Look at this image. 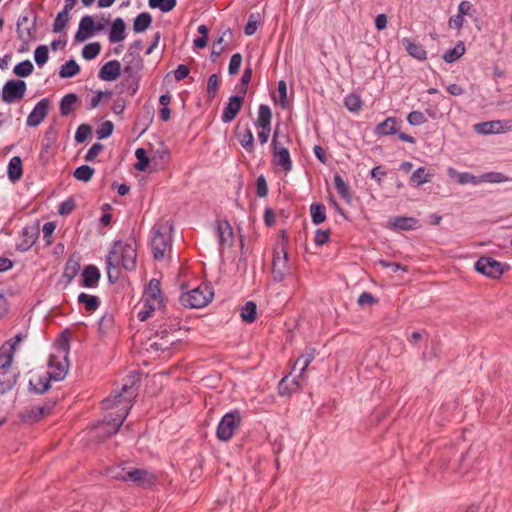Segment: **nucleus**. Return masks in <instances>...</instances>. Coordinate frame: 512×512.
I'll use <instances>...</instances> for the list:
<instances>
[{
	"label": "nucleus",
	"mask_w": 512,
	"mask_h": 512,
	"mask_svg": "<svg viewBox=\"0 0 512 512\" xmlns=\"http://www.w3.org/2000/svg\"><path fill=\"white\" fill-rule=\"evenodd\" d=\"M120 267L122 265L113 259V256H107L106 258V269L107 277L110 283H116L120 277Z\"/></svg>",
	"instance_id": "473e14b6"
},
{
	"label": "nucleus",
	"mask_w": 512,
	"mask_h": 512,
	"mask_svg": "<svg viewBox=\"0 0 512 512\" xmlns=\"http://www.w3.org/2000/svg\"><path fill=\"white\" fill-rule=\"evenodd\" d=\"M215 231L218 239L219 252L222 254L225 248L233 246V229L227 220H218L216 221Z\"/></svg>",
	"instance_id": "4468645a"
},
{
	"label": "nucleus",
	"mask_w": 512,
	"mask_h": 512,
	"mask_svg": "<svg viewBox=\"0 0 512 512\" xmlns=\"http://www.w3.org/2000/svg\"><path fill=\"white\" fill-rule=\"evenodd\" d=\"M317 351L314 347H306L302 354L297 358L294 367L297 365H301L299 376H301L304 371L308 368L310 363L315 359Z\"/></svg>",
	"instance_id": "c85d7f7f"
},
{
	"label": "nucleus",
	"mask_w": 512,
	"mask_h": 512,
	"mask_svg": "<svg viewBox=\"0 0 512 512\" xmlns=\"http://www.w3.org/2000/svg\"><path fill=\"white\" fill-rule=\"evenodd\" d=\"M278 93H279V100H278L279 105L283 109L288 108L289 100L287 97V84L284 80H280L278 82Z\"/></svg>",
	"instance_id": "e2e57ef3"
},
{
	"label": "nucleus",
	"mask_w": 512,
	"mask_h": 512,
	"mask_svg": "<svg viewBox=\"0 0 512 512\" xmlns=\"http://www.w3.org/2000/svg\"><path fill=\"white\" fill-rule=\"evenodd\" d=\"M109 474L115 480L130 481L144 489L152 488L157 483V476L142 468H131L128 471H125L124 468L121 470L112 468L109 470Z\"/></svg>",
	"instance_id": "20e7f679"
},
{
	"label": "nucleus",
	"mask_w": 512,
	"mask_h": 512,
	"mask_svg": "<svg viewBox=\"0 0 512 512\" xmlns=\"http://www.w3.org/2000/svg\"><path fill=\"white\" fill-rule=\"evenodd\" d=\"M30 16H33V23H36L37 17L32 9H30L26 14L20 15L17 20L16 32L19 39H24V35H26V28H28L26 25L29 22Z\"/></svg>",
	"instance_id": "a19ab883"
},
{
	"label": "nucleus",
	"mask_w": 512,
	"mask_h": 512,
	"mask_svg": "<svg viewBox=\"0 0 512 512\" xmlns=\"http://www.w3.org/2000/svg\"><path fill=\"white\" fill-rule=\"evenodd\" d=\"M49 59V51L46 45H39L34 51V60L36 64L41 67L47 63Z\"/></svg>",
	"instance_id": "13d9d810"
},
{
	"label": "nucleus",
	"mask_w": 512,
	"mask_h": 512,
	"mask_svg": "<svg viewBox=\"0 0 512 512\" xmlns=\"http://www.w3.org/2000/svg\"><path fill=\"white\" fill-rule=\"evenodd\" d=\"M176 4L177 0H148L150 8H158L164 13L172 11Z\"/></svg>",
	"instance_id": "603ef678"
},
{
	"label": "nucleus",
	"mask_w": 512,
	"mask_h": 512,
	"mask_svg": "<svg viewBox=\"0 0 512 512\" xmlns=\"http://www.w3.org/2000/svg\"><path fill=\"white\" fill-rule=\"evenodd\" d=\"M253 70L250 66L246 67L241 76L240 82L238 84V91L241 93V96H245L248 90V85L252 79Z\"/></svg>",
	"instance_id": "6e6d98bb"
},
{
	"label": "nucleus",
	"mask_w": 512,
	"mask_h": 512,
	"mask_svg": "<svg viewBox=\"0 0 512 512\" xmlns=\"http://www.w3.org/2000/svg\"><path fill=\"white\" fill-rule=\"evenodd\" d=\"M78 302L83 304L88 312H94L100 306L99 297L87 293H80L78 296Z\"/></svg>",
	"instance_id": "58836bf2"
},
{
	"label": "nucleus",
	"mask_w": 512,
	"mask_h": 512,
	"mask_svg": "<svg viewBox=\"0 0 512 512\" xmlns=\"http://www.w3.org/2000/svg\"><path fill=\"white\" fill-rule=\"evenodd\" d=\"M402 44L411 57L420 61L427 59V52L421 44L407 37L402 39Z\"/></svg>",
	"instance_id": "b1692460"
},
{
	"label": "nucleus",
	"mask_w": 512,
	"mask_h": 512,
	"mask_svg": "<svg viewBox=\"0 0 512 512\" xmlns=\"http://www.w3.org/2000/svg\"><path fill=\"white\" fill-rule=\"evenodd\" d=\"M76 208V203L73 198H68L67 200L60 203L58 208V213L62 216H66L71 214Z\"/></svg>",
	"instance_id": "774afa93"
},
{
	"label": "nucleus",
	"mask_w": 512,
	"mask_h": 512,
	"mask_svg": "<svg viewBox=\"0 0 512 512\" xmlns=\"http://www.w3.org/2000/svg\"><path fill=\"white\" fill-rule=\"evenodd\" d=\"M50 100L42 98L32 109L27 117L26 125L29 127H37L46 118L49 112Z\"/></svg>",
	"instance_id": "dca6fc26"
},
{
	"label": "nucleus",
	"mask_w": 512,
	"mask_h": 512,
	"mask_svg": "<svg viewBox=\"0 0 512 512\" xmlns=\"http://www.w3.org/2000/svg\"><path fill=\"white\" fill-rule=\"evenodd\" d=\"M213 297L214 290L212 286L202 283L196 288L182 292L179 302L186 308L199 309L207 306L213 300Z\"/></svg>",
	"instance_id": "39448f33"
},
{
	"label": "nucleus",
	"mask_w": 512,
	"mask_h": 512,
	"mask_svg": "<svg viewBox=\"0 0 512 512\" xmlns=\"http://www.w3.org/2000/svg\"><path fill=\"white\" fill-rule=\"evenodd\" d=\"M243 102L244 96L234 95L229 97L221 115L222 122H232L240 112Z\"/></svg>",
	"instance_id": "f3484780"
},
{
	"label": "nucleus",
	"mask_w": 512,
	"mask_h": 512,
	"mask_svg": "<svg viewBox=\"0 0 512 512\" xmlns=\"http://www.w3.org/2000/svg\"><path fill=\"white\" fill-rule=\"evenodd\" d=\"M272 112L268 105L261 104L258 109V117L255 125L259 128H271Z\"/></svg>",
	"instance_id": "2f4dec72"
},
{
	"label": "nucleus",
	"mask_w": 512,
	"mask_h": 512,
	"mask_svg": "<svg viewBox=\"0 0 512 512\" xmlns=\"http://www.w3.org/2000/svg\"><path fill=\"white\" fill-rule=\"evenodd\" d=\"M27 85L20 79L8 80L2 87L1 98L5 103L11 104L25 96Z\"/></svg>",
	"instance_id": "9b49d317"
},
{
	"label": "nucleus",
	"mask_w": 512,
	"mask_h": 512,
	"mask_svg": "<svg viewBox=\"0 0 512 512\" xmlns=\"http://www.w3.org/2000/svg\"><path fill=\"white\" fill-rule=\"evenodd\" d=\"M38 409L36 406L26 409L20 412L19 417L20 419L29 424L37 423L41 420V416L37 413Z\"/></svg>",
	"instance_id": "5fc2aeb1"
},
{
	"label": "nucleus",
	"mask_w": 512,
	"mask_h": 512,
	"mask_svg": "<svg viewBox=\"0 0 512 512\" xmlns=\"http://www.w3.org/2000/svg\"><path fill=\"white\" fill-rule=\"evenodd\" d=\"M272 164L275 167L281 168L285 173L290 172L293 165L288 148H279V150L274 151L272 154Z\"/></svg>",
	"instance_id": "412c9836"
},
{
	"label": "nucleus",
	"mask_w": 512,
	"mask_h": 512,
	"mask_svg": "<svg viewBox=\"0 0 512 512\" xmlns=\"http://www.w3.org/2000/svg\"><path fill=\"white\" fill-rule=\"evenodd\" d=\"M93 35V17L91 15H85L79 22L78 31L76 32L74 39L76 42H84Z\"/></svg>",
	"instance_id": "4be33fe9"
},
{
	"label": "nucleus",
	"mask_w": 512,
	"mask_h": 512,
	"mask_svg": "<svg viewBox=\"0 0 512 512\" xmlns=\"http://www.w3.org/2000/svg\"><path fill=\"white\" fill-rule=\"evenodd\" d=\"M312 223L319 225L326 220V207L321 203H312L310 206Z\"/></svg>",
	"instance_id": "4c0bfd02"
},
{
	"label": "nucleus",
	"mask_w": 512,
	"mask_h": 512,
	"mask_svg": "<svg viewBox=\"0 0 512 512\" xmlns=\"http://www.w3.org/2000/svg\"><path fill=\"white\" fill-rule=\"evenodd\" d=\"M418 220L414 217L395 216L390 217L387 222V228L394 231H410L417 228Z\"/></svg>",
	"instance_id": "a211bd4d"
},
{
	"label": "nucleus",
	"mask_w": 512,
	"mask_h": 512,
	"mask_svg": "<svg viewBox=\"0 0 512 512\" xmlns=\"http://www.w3.org/2000/svg\"><path fill=\"white\" fill-rule=\"evenodd\" d=\"M242 417L240 411L235 409L226 413L220 420L217 429L216 437L218 440L227 442L229 441L235 431L240 427Z\"/></svg>",
	"instance_id": "0eeeda50"
},
{
	"label": "nucleus",
	"mask_w": 512,
	"mask_h": 512,
	"mask_svg": "<svg viewBox=\"0 0 512 512\" xmlns=\"http://www.w3.org/2000/svg\"><path fill=\"white\" fill-rule=\"evenodd\" d=\"M79 270V262L72 258L68 259L63 271V277L66 278V282L70 283L77 276Z\"/></svg>",
	"instance_id": "c03bdc74"
},
{
	"label": "nucleus",
	"mask_w": 512,
	"mask_h": 512,
	"mask_svg": "<svg viewBox=\"0 0 512 512\" xmlns=\"http://www.w3.org/2000/svg\"><path fill=\"white\" fill-rule=\"evenodd\" d=\"M79 102V97L75 93L66 94L60 101V114L68 116L75 110V104Z\"/></svg>",
	"instance_id": "c756f323"
},
{
	"label": "nucleus",
	"mask_w": 512,
	"mask_h": 512,
	"mask_svg": "<svg viewBox=\"0 0 512 512\" xmlns=\"http://www.w3.org/2000/svg\"><path fill=\"white\" fill-rule=\"evenodd\" d=\"M173 223L165 221L152 228L151 250L155 260L160 261L172 246Z\"/></svg>",
	"instance_id": "7ed1b4c3"
},
{
	"label": "nucleus",
	"mask_w": 512,
	"mask_h": 512,
	"mask_svg": "<svg viewBox=\"0 0 512 512\" xmlns=\"http://www.w3.org/2000/svg\"><path fill=\"white\" fill-rule=\"evenodd\" d=\"M465 53V45L462 41L458 43L452 49L447 50L443 55V60L446 63H453L457 61Z\"/></svg>",
	"instance_id": "37998d69"
},
{
	"label": "nucleus",
	"mask_w": 512,
	"mask_h": 512,
	"mask_svg": "<svg viewBox=\"0 0 512 512\" xmlns=\"http://www.w3.org/2000/svg\"><path fill=\"white\" fill-rule=\"evenodd\" d=\"M432 176H433V174L429 173L427 171L426 167H419L412 173V175L410 177V181L415 186H421L425 183L430 182Z\"/></svg>",
	"instance_id": "ea45409f"
},
{
	"label": "nucleus",
	"mask_w": 512,
	"mask_h": 512,
	"mask_svg": "<svg viewBox=\"0 0 512 512\" xmlns=\"http://www.w3.org/2000/svg\"><path fill=\"white\" fill-rule=\"evenodd\" d=\"M17 382V374L12 369L0 367V394L10 391Z\"/></svg>",
	"instance_id": "a878e982"
},
{
	"label": "nucleus",
	"mask_w": 512,
	"mask_h": 512,
	"mask_svg": "<svg viewBox=\"0 0 512 512\" xmlns=\"http://www.w3.org/2000/svg\"><path fill=\"white\" fill-rule=\"evenodd\" d=\"M242 64V56L240 53H235L231 56L229 66H228V72L230 75H235L239 72L240 67Z\"/></svg>",
	"instance_id": "338daca9"
},
{
	"label": "nucleus",
	"mask_w": 512,
	"mask_h": 512,
	"mask_svg": "<svg viewBox=\"0 0 512 512\" xmlns=\"http://www.w3.org/2000/svg\"><path fill=\"white\" fill-rule=\"evenodd\" d=\"M53 380L50 378V375L37 376L36 378H30L28 383V390L34 394H44L51 387L50 381Z\"/></svg>",
	"instance_id": "5701e85b"
},
{
	"label": "nucleus",
	"mask_w": 512,
	"mask_h": 512,
	"mask_svg": "<svg viewBox=\"0 0 512 512\" xmlns=\"http://www.w3.org/2000/svg\"><path fill=\"white\" fill-rule=\"evenodd\" d=\"M290 273L288 266V252L285 245L281 249H274L272 260V276L275 282H282Z\"/></svg>",
	"instance_id": "9d476101"
},
{
	"label": "nucleus",
	"mask_w": 512,
	"mask_h": 512,
	"mask_svg": "<svg viewBox=\"0 0 512 512\" xmlns=\"http://www.w3.org/2000/svg\"><path fill=\"white\" fill-rule=\"evenodd\" d=\"M109 256L118 261L127 271H133L137 263V248L134 239L124 243L121 240L115 241L113 247L109 251Z\"/></svg>",
	"instance_id": "423d86ee"
},
{
	"label": "nucleus",
	"mask_w": 512,
	"mask_h": 512,
	"mask_svg": "<svg viewBox=\"0 0 512 512\" xmlns=\"http://www.w3.org/2000/svg\"><path fill=\"white\" fill-rule=\"evenodd\" d=\"M125 30V21L121 17L114 19L110 26L109 41L111 43H118L123 41L126 37Z\"/></svg>",
	"instance_id": "393cba45"
},
{
	"label": "nucleus",
	"mask_w": 512,
	"mask_h": 512,
	"mask_svg": "<svg viewBox=\"0 0 512 512\" xmlns=\"http://www.w3.org/2000/svg\"><path fill=\"white\" fill-rule=\"evenodd\" d=\"M40 234L39 222L31 225H26L22 228L20 233V242L16 245V249L21 252H26L35 244Z\"/></svg>",
	"instance_id": "ddd939ff"
},
{
	"label": "nucleus",
	"mask_w": 512,
	"mask_h": 512,
	"mask_svg": "<svg viewBox=\"0 0 512 512\" xmlns=\"http://www.w3.org/2000/svg\"><path fill=\"white\" fill-rule=\"evenodd\" d=\"M82 286L87 288H94L98 285L100 279L99 269L94 265H88L82 272Z\"/></svg>",
	"instance_id": "bb28decb"
},
{
	"label": "nucleus",
	"mask_w": 512,
	"mask_h": 512,
	"mask_svg": "<svg viewBox=\"0 0 512 512\" xmlns=\"http://www.w3.org/2000/svg\"><path fill=\"white\" fill-rule=\"evenodd\" d=\"M101 51V45L99 42H92L84 46L82 49V57L86 60L95 59Z\"/></svg>",
	"instance_id": "864d4df0"
},
{
	"label": "nucleus",
	"mask_w": 512,
	"mask_h": 512,
	"mask_svg": "<svg viewBox=\"0 0 512 512\" xmlns=\"http://www.w3.org/2000/svg\"><path fill=\"white\" fill-rule=\"evenodd\" d=\"M334 185H335V188H336L338 194L340 195V197L346 203L350 204L352 201L350 187L339 174H336L334 176Z\"/></svg>",
	"instance_id": "f704fd0d"
},
{
	"label": "nucleus",
	"mask_w": 512,
	"mask_h": 512,
	"mask_svg": "<svg viewBox=\"0 0 512 512\" xmlns=\"http://www.w3.org/2000/svg\"><path fill=\"white\" fill-rule=\"evenodd\" d=\"M135 157L137 159V162L134 164V168L137 171H145L150 162L146 150L144 148L136 149Z\"/></svg>",
	"instance_id": "09e8293b"
},
{
	"label": "nucleus",
	"mask_w": 512,
	"mask_h": 512,
	"mask_svg": "<svg viewBox=\"0 0 512 512\" xmlns=\"http://www.w3.org/2000/svg\"><path fill=\"white\" fill-rule=\"evenodd\" d=\"M180 324L181 320L179 318L164 319L159 325V329L156 331V334L164 338L169 333L180 330Z\"/></svg>",
	"instance_id": "7c9ffc66"
},
{
	"label": "nucleus",
	"mask_w": 512,
	"mask_h": 512,
	"mask_svg": "<svg viewBox=\"0 0 512 512\" xmlns=\"http://www.w3.org/2000/svg\"><path fill=\"white\" fill-rule=\"evenodd\" d=\"M58 131L55 126L50 125L44 132L42 144H44V150H50L57 140Z\"/></svg>",
	"instance_id": "3c124183"
},
{
	"label": "nucleus",
	"mask_w": 512,
	"mask_h": 512,
	"mask_svg": "<svg viewBox=\"0 0 512 512\" xmlns=\"http://www.w3.org/2000/svg\"><path fill=\"white\" fill-rule=\"evenodd\" d=\"M121 74V63L118 60H110L99 70L98 77L103 81H114Z\"/></svg>",
	"instance_id": "aec40b11"
},
{
	"label": "nucleus",
	"mask_w": 512,
	"mask_h": 512,
	"mask_svg": "<svg viewBox=\"0 0 512 512\" xmlns=\"http://www.w3.org/2000/svg\"><path fill=\"white\" fill-rule=\"evenodd\" d=\"M95 170L89 165H81L77 167L73 173V176L82 182H88L92 179Z\"/></svg>",
	"instance_id": "49530a36"
},
{
	"label": "nucleus",
	"mask_w": 512,
	"mask_h": 512,
	"mask_svg": "<svg viewBox=\"0 0 512 512\" xmlns=\"http://www.w3.org/2000/svg\"><path fill=\"white\" fill-rule=\"evenodd\" d=\"M114 315L111 312H106L98 321V331L101 334L109 333L114 327Z\"/></svg>",
	"instance_id": "a18cd8bd"
},
{
	"label": "nucleus",
	"mask_w": 512,
	"mask_h": 512,
	"mask_svg": "<svg viewBox=\"0 0 512 512\" xmlns=\"http://www.w3.org/2000/svg\"><path fill=\"white\" fill-rule=\"evenodd\" d=\"M407 121L412 126H420L424 124L427 121V119L423 112L412 111L407 115Z\"/></svg>",
	"instance_id": "0e129e2a"
},
{
	"label": "nucleus",
	"mask_w": 512,
	"mask_h": 512,
	"mask_svg": "<svg viewBox=\"0 0 512 512\" xmlns=\"http://www.w3.org/2000/svg\"><path fill=\"white\" fill-rule=\"evenodd\" d=\"M152 23V16L148 12H142L136 16L133 22V30L135 33L145 32Z\"/></svg>",
	"instance_id": "c9c22d12"
},
{
	"label": "nucleus",
	"mask_w": 512,
	"mask_h": 512,
	"mask_svg": "<svg viewBox=\"0 0 512 512\" xmlns=\"http://www.w3.org/2000/svg\"><path fill=\"white\" fill-rule=\"evenodd\" d=\"M237 139L247 153H253L255 150L254 136L251 129L247 126L243 133L237 134Z\"/></svg>",
	"instance_id": "e433bc0d"
},
{
	"label": "nucleus",
	"mask_w": 512,
	"mask_h": 512,
	"mask_svg": "<svg viewBox=\"0 0 512 512\" xmlns=\"http://www.w3.org/2000/svg\"><path fill=\"white\" fill-rule=\"evenodd\" d=\"M240 317L243 322L253 323L257 319V306L253 301H247L240 311Z\"/></svg>",
	"instance_id": "72a5a7b5"
},
{
	"label": "nucleus",
	"mask_w": 512,
	"mask_h": 512,
	"mask_svg": "<svg viewBox=\"0 0 512 512\" xmlns=\"http://www.w3.org/2000/svg\"><path fill=\"white\" fill-rule=\"evenodd\" d=\"M69 19V12L65 10L60 11L57 14L56 19L54 21L53 31L55 33L61 32L66 27L67 23L69 22Z\"/></svg>",
	"instance_id": "bf43d9fd"
},
{
	"label": "nucleus",
	"mask_w": 512,
	"mask_h": 512,
	"mask_svg": "<svg viewBox=\"0 0 512 512\" xmlns=\"http://www.w3.org/2000/svg\"><path fill=\"white\" fill-rule=\"evenodd\" d=\"M220 79L217 74H212L209 76L207 81V97L209 100H213L219 88Z\"/></svg>",
	"instance_id": "4d7b16f0"
},
{
	"label": "nucleus",
	"mask_w": 512,
	"mask_h": 512,
	"mask_svg": "<svg viewBox=\"0 0 512 512\" xmlns=\"http://www.w3.org/2000/svg\"><path fill=\"white\" fill-rule=\"evenodd\" d=\"M344 106L350 112H358L362 107V100L356 93H350L344 98Z\"/></svg>",
	"instance_id": "de8ad7c7"
},
{
	"label": "nucleus",
	"mask_w": 512,
	"mask_h": 512,
	"mask_svg": "<svg viewBox=\"0 0 512 512\" xmlns=\"http://www.w3.org/2000/svg\"><path fill=\"white\" fill-rule=\"evenodd\" d=\"M144 299L153 300L159 309L164 308V300L161 291V283L158 279H151L143 294Z\"/></svg>",
	"instance_id": "6ab92c4d"
},
{
	"label": "nucleus",
	"mask_w": 512,
	"mask_h": 512,
	"mask_svg": "<svg viewBox=\"0 0 512 512\" xmlns=\"http://www.w3.org/2000/svg\"><path fill=\"white\" fill-rule=\"evenodd\" d=\"M92 133V128L89 124H81L77 130H76V133H75V141L77 143H83L84 141L87 140V138L91 135Z\"/></svg>",
	"instance_id": "680f3d73"
},
{
	"label": "nucleus",
	"mask_w": 512,
	"mask_h": 512,
	"mask_svg": "<svg viewBox=\"0 0 512 512\" xmlns=\"http://www.w3.org/2000/svg\"><path fill=\"white\" fill-rule=\"evenodd\" d=\"M481 182L501 183L508 180V177L500 172H488L480 176Z\"/></svg>",
	"instance_id": "052dcab7"
},
{
	"label": "nucleus",
	"mask_w": 512,
	"mask_h": 512,
	"mask_svg": "<svg viewBox=\"0 0 512 512\" xmlns=\"http://www.w3.org/2000/svg\"><path fill=\"white\" fill-rule=\"evenodd\" d=\"M25 337L26 335L19 333L2 344L0 347V367L11 369V364L13 362L17 346Z\"/></svg>",
	"instance_id": "f8f14e48"
},
{
	"label": "nucleus",
	"mask_w": 512,
	"mask_h": 512,
	"mask_svg": "<svg viewBox=\"0 0 512 512\" xmlns=\"http://www.w3.org/2000/svg\"><path fill=\"white\" fill-rule=\"evenodd\" d=\"M123 72L124 77L120 83V93L126 91L130 96H134L139 89V82L141 76L139 75L138 70H134V68L130 64L125 65Z\"/></svg>",
	"instance_id": "2eb2a0df"
},
{
	"label": "nucleus",
	"mask_w": 512,
	"mask_h": 512,
	"mask_svg": "<svg viewBox=\"0 0 512 512\" xmlns=\"http://www.w3.org/2000/svg\"><path fill=\"white\" fill-rule=\"evenodd\" d=\"M114 130V125L111 121H105L101 124V126L97 129V137L98 139H105L112 135Z\"/></svg>",
	"instance_id": "69168bd1"
},
{
	"label": "nucleus",
	"mask_w": 512,
	"mask_h": 512,
	"mask_svg": "<svg viewBox=\"0 0 512 512\" xmlns=\"http://www.w3.org/2000/svg\"><path fill=\"white\" fill-rule=\"evenodd\" d=\"M80 72V66L74 59L66 61L59 70L61 78H72Z\"/></svg>",
	"instance_id": "79ce46f5"
},
{
	"label": "nucleus",
	"mask_w": 512,
	"mask_h": 512,
	"mask_svg": "<svg viewBox=\"0 0 512 512\" xmlns=\"http://www.w3.org/2000/svg\"><path fill=\"white\" fill-rule=\"evenodd\" d=\"M475 270L491 279H499L506 270L510 269V265L503 264L492 257H480L474 266Z\"/></svg>",
	"instance_id": "6e6552de"
},
{
	"label": "nucleus",
	"mask_w": 512,
	"mask_h": 512,
	"mask_svg": "<svg viewBox=\"0 0 512 512\" xmlns=\"http://www.w3.org/2000/svg\"><path fill=\"white\" fill-rule=\"evenodd\" d=\"M34 70V66L30 60H24L17 65H15L13 69V73L21 78L28 77L32 74Z\"/></svg>",
	"instance_id": "8fccbe9b"
},
{
	"label": "nucleus",
	"mask_w": 512,
	"mask_h": 512,
	"mask_svg": "<svg viewBox=\"0 0 512 512\" xmlns=\"http://www.w3.org/2000/svg\"><path fill=\"white\" fill-rule=\"evenodd\" d=\"M8 179L15 183L22 178L23 168L22 159L19 156H14L10 159L7 169Z\"/></svg>",
	"instance_id": "cd10ccee"
},
{
	"label": "nucleus",
	"mask_w": 512,
	"mask_h": 512,
	"mask_svg": "<svg viewBox=\"0 0 512 512\" xmlns=\"http://www.w3.org/2000/svg\"><path fill=\"white\" fill-rule=\"evenodd\" d=\"M70 337L67 331L61 333L57 344V353L51 354L48 360L47 372L54 381H61L65 378L69 368Z\"/></svg>",
	"instance_id": "f03ea898"
},
{
	"label": "nucleus",
	"mask_w": 512,
	"mask_h": 512,
	"mask_svg": "<svg viewBox=\"0 0 512 512\" xmlns=\"http://www.w3.org/2000/svg\"><path fill=\"white\" fill-rule=\"evenodd\" d=\"M137 378L129 376L122 384L120 390L113 391L102 401L103 409H116L115 416L108 414L103 421L95 427L98 438H106L115 435L127 418L132 407V400L136 396L134 388Z\"/></svg>",
	"instance_id": "f257e3e1"
},
{
	"label": "nucleus",
	"mask_w": 512,
	"mask_h": 512,
	"mask_svg": "<svg viewBox=\"0 0 512 512\" xmlns=\"http://www.w3.org/2000/svg\"><path fill=\"white\" fill-rule=\"evenodd\" d=\"M402 123V120H399L396 117H387L384 121L378 123L374 129V133L377 136H390V135H398L399 139L414 144L416 142L415 138L409 134L399 132V127Z\"/></svg>",
	"instance_id": "1a4fd4ad"
}]
</instances>
